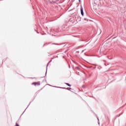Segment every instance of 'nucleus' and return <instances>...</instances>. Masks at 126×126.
Returning a JSON list of instances; mask_svg holds the SVG:
<instances>
[{"mask_svg":"<svg viewBox=\"0 0 126 126\" xmlns=\"http://www.w3.org/2000/svg\"><path fill=\"white\" fill-rule=\"evenodd\" d=\"M66 89H67V90H69L70 89H71V88H67Z\"/></svg>","mask_w":126,"mask_h":126,"instance_id":"39448f33","label":"nucleus"},{"mask_svg":"<svg viewBox=\"0 0 126 126\" xmlns=\"http://www.w3.org/2000/svg\"><path fill=\"white\" fill-rule=\"evenodd\" d=\"M80 9H81V15H82V16H83V15H84V14L83 13V8L81 7Z\"/></svg>","mask_w":126,"mask_h":126,"instance_id":"f03ea898","label":"nucleus"},{"mask_svg":"<svg viewBox=\"0 0 126 126\" xmlns=\"http://www.w3.org/2000/svg\"><path fill=\"white\" fill-rule=\"evenodd\" d=\"M16 126H20L19 125H18V123H16Z\"/></svg>","mask_w":126,"mask_h":126,"instance_id":"20e7f679","label":"nucleus"},{"mask_svg":"<svg viewBox=\"0 0 126 126\" xmlns=\"http://www.w3.org/2000/svg\"><path fill=\"white\" fill-rule=\"evenodd\" d=\"M65 84H66V85H67V86H69V87H70L71 86L70 84H69V83H65Z\"/></svg>","mask_w":126,"mask_h":126,"instance_id":"7ed1b4c3","label":"nucleus"},{"mask_svg":"<svg viewBox=\"0 0 126 126\" xmlns=\"http://www.w3.org/2000/svg\"><path fill=\"white\" fill-rule=\"evenodd\" d=\"M32 85H34V86H36V85H40V82H33L32 83Z\"/></svg>","mask_w":126,"mask_h":126,"instance_id":"f257e3e1","label":"nucleus"}]
</instances>
